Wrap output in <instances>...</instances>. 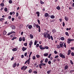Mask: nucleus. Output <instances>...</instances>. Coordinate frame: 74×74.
<instances>
[{
	"mask_svg": "<svg viewBox=\"0 0 74 74\" xmlns=\"http://www.w3.org/2000/svg\"><path fill=\"white\" fill-rule=\"evenodd\" d=\"M37 42V41H36V40H35V41L34 44L35 45H36L37 44V42Z\"/></svg>",
	"mask_w": 74,
	"mask_h": 74,
	"instance_id": "nucleus-41",
	"label": "nucleus"
},
{
	"mask_svg": "<svg viewBox=\"0 0 74 74\" xmlns=\"http://www.w3.org/2000/svg\"><path fill=\"white\" fill-rule=\"evenodd\" d=\"M4 5V3H2L1 4V6H2V7H3V6Z\"/></svg>",
	"mask_w": 74,
	"mask_h": 74,
	"instance_id": "nucleus-25",
	"label": "nucleus"
},
{
	"mask_svg": "<svg viewBox=\"0 0 74 74\" xmlns=\"http://www.w3.org/2000/svg\"><path fill=\"white\" fill-rule=\"evenodd\" d=\"M16 63H15L13 65V68H15L16 67Z\"/></svg>",
	"mask_w": 74,
	"mask_h": 74,
	"instance_id": "nucleus-17",
	"label": "nucleus"
},
{
	"mask_svg": "<svg viewBox=\"0 0 74 74\" xmlns=\"http://www.w3.org/2000/svg\"><path fill=\"white\" fill-rule=\"evenodd\" d=\"M57 53L58 52H57V51H54V53H55V54H57Z\"/></svg>",
	"mask_w": 74,
	"mask_h": 74,
	"instance_id": "nucleus-57",
	"label": "nucleus"
},
{
	"mask_svg": "<svg viewBox=\"0 0 74 74\" xmlns=\"http://www.w3.org/2000/svg\"><path fill=\"white\" fill-rule=\"evenodd\" d=\"M63 44L64 43H63L60 44V47H63Z\"/></svg>",
	"mask_w": 74,
	"mask_h": 74,
	"instance_id": "nucleus-9",
	"label": "nucleus"
},
{
	"mask_svg": "<svg viewBox=\"0 0 74 74\" xmlns=\"http://www.w3.org/2000/svg\"><path fill=\"white\" fill-rule=\"evenodd\" d=\"M63 46L65 48H66V43H64Z\"/></svg>",
	"mask_w": 74,
	"mask_h": 74,
	"instance_id": "nucleus-43",
	"label": "nucleus"
},
{
	"mask_svg": "<svg viewBox=\"0 0 74 74\" xmlns=\"http://www.w3.org/2000/svg\"><path fill=\"white\" fill-rule=\"evenodd\" d=\"M23 41H25V38L24 37L23 38Z\"/></svg>",
	"mask_w": 74,
	"mask_h": 74,
	"instance_id": "nucleus-51",
	"label": "nucleus"
},
{
	"mask_svg": "<svg viewBox=\"0 0 74 74\" xmlns=\"http://www.w3.org/2000/svg\"><path fill=\"white\" fill-rule=\"evenodd\" d=\"M8 19H11V16H9L8 17Z\"/></svg>",
	"mask_w": 74,
	"mask_h": 74,
	"instance_id": "nucleus-54",
	"label": "nucleus"
},
{
	"mask_svg": "<svg viewBox=\"0 0 74 74\" xmlns=\"http://www.w3.org/2000/svg\"><path fill=\"white\" fill-rule=\"evenodd\" d=\"M36 14L38 15V16H40V12H36Z\"/></svg>",
	"mask_w": 74,
	"mask_h": 74,
	"instance_id": "nucleus-12",
	"label": "nucleus"
},
{
	"mask_svg": "<svg viewBox=\"0 0 74 74\" xmlns=\"http://www.w3.org/2000/svg\"><path fill=\"white\" fill-rule=\"evenodd\" d=\"M18 15H19V14L18 12H17L16 13V16H18Z\"/></svg>",
	"mask_w": 74,
	"mask_h": 74,
	"instance_id": "nucleus-49",
	"label": "nucleus"
},
{
	"mask_svg": "<svg viewBox=\"0 0 74 74\" xmlns=\"http://www.w3.org/2000/svg\"><path fill=\"white\" fill-rule=\"evenodd\" d=\"M50 73V71H47V74H49Z\"/></svg>",
	"mask_w": 74,
	"mask_h": 74,
	"instance_id": "nucleus-59",
	"label": "nucleus"
},
{
	"mask_svg": "<svg viewBox=\"0 0 74 74\" xmlns=\"http://www.w3.org/2000/svg\"><path fill=\"white\" fill-rule=\"evenodd\" d=\"M26 49H27V48H25V47H23L22 48V50L23 51H25Z\"/></svg>",
	"mask_w": 74,
	"mask_h": 74,
	"instance_id": "nucleus-6",
	"label": "nucleus"
},
{
	"mask_svg": "<svg viewBox=\"0 0 74 74\" xmlns=\"http://www.w3.org/2000/svg\"><path fill=\"white\" fill-rule=\"evenodd\" d=\"M12 21H14L15 20V18H12Z\"/></svg>",
	"mask_w": 74,
	"mask_h": 74,
	"instance_id": "nucleus-53",
	"label": "nucleus"
},
{
	"mask_svg": "<svg viewBox=\"0 0 74 74\" xmlns=\"http://www.w3.org/2000/svg\"><path fill=\"white\" fill-rule=\"evenodd\" d=\"M27 52H26L25 53L24 56H26V55H27Z\"/></svg>",
	"mask_w": 74,
	"mask_h": 74,
	"instance_id": "nucleus-58",
	"label": "nucleus"
},
{
	"mask_svg": "<svg viewBox=\"0 0 74 74\" xmlns=\"http://www.w3.org/2000/svg\"><path fill=\"white\" fill-rule=\"evenodd\" d=\"M42 66V63L40 64L39 65V66L40 69H42V66Z\"/></svg>",
	"mask_w": 74,
	"mask_h": 74,
	"instance_id": "nucleus-8",
	"label": "nucleus"
},
{
	"mask_svg": "<svg viewBox=\"0 0 74 74\" xmlns=\"http://www.w3.org/2000/svg\"><path fill=\"white\" fill-rule=\"evenodd\" d=\"M29 73H30L32 72V69H30L29 71Z\"/></svg>",
	"mask_w": 74,
	"mask_h": 74,
	"instance_id": "nucleus-34",
	"label": "nucleus"
},
{
	"mask_svg": "<svg viewBox=\"0 0 74 74\" xmlns=\"http://www.w3.org/2000/svg\"><path fill=\"white\" fill-rule=\"evenodd\" d=\"M39 47L40 48V49L41 50L45 49V47H42V45L39 46Z\"/></svg>",
	"mask_w": 74,
	"mask_h": 74,
	"instance_id": "nucleus-2",
	"label": "nucleus"
},
{
	"mask_svg": "<svg viewBox=\"0 0 74 74\" xmlns=\"http://www.w3.org/2000/svg\"><path fill=\"white\" fill-rule=\"evenodd\" d=\"M45 63H47V62H48V59L46 58L45 59Z\"/></svg>",
	"mask_w": 74,
	"mask_h": 74,
	"instance_id": "nucleus-24",
	"label": "nucleus"
},
{
	"mask_svg": "<svg viewBox=\"0 0 74 74\" xmlns=\"http://www.w3.org/2000/svg\"><path fill=\"white\" fill-rule=\"evenodd\" d=\"M65 34L67 36H69V33H68L67 32H65Z\"/></svg>",
	"mask_w": 74,
	"mask_h": 74,
	"instance_id": "nucleus-23",
	"label": "nucleus"
},
{
	"mask_svg": "<svg viewBox=\"0 0 74 74\" xmlns=\"http://www.w3.org/2000/svg\"><path fill=\"white\" fill-rule=\"evenodd\" d=\"M3 33L4 34H7V32L5 31H4L3 32Z\"/></svg>",
	"mask_w": 74,
	"mask_h": 74,
	"instance_id": "nucleus-40",
	"label": "nucleus"
},
{
	"mask_svg": "<svg viewBox=\"0 0 74 74\" xmlns=\"http://www.w3.org/2000/svg\"><path fill=\"white\" fill-rule=\"evenodd\" d=\"M40 3L41 4H44V2H42V1L41 0L40 1Z\"/></svg>",
	"mask_w": 74,
	"mask_h": 74,
	"instance_id": "nucleus-31",
	"label": "nucleus"
},
{
	"mask_svg": "<svg viewBox=\"0 0 74 74\" xmlns=\"http://www.w3.org/2000/svg\"><path fill=\"white\" fill-rule=\"evenodd\" d=\"M65 19L66 21H68V20L69 19V18L65 16Z\"/></svg>",
	"mask_w": 74,
	"mask_h": 74,
	"instance_id": "nucleus-10",
	"label": "nucleus"
},
{
	"mask_svg": "<svg viewBox=\"0 0 74 74\" xmlns=\"http://www.w3.org/2000/svg\"><path fill=\"white\" fill-rule=\"evenodd\" d=\"M32 59H33V60H35L36 59V57L35 56H34L32 57Z\"/></svg>",
	"mask_w": 74,
	"mask_h": 74,
	"instance_id": "nucleus-30",
	"label": "nucleus"
},
{
	"mask_svg": "<svg viewBox=\"0 0 74 74\" xmlns=\"http://www.w3.org/2000/svg\"><path fill=\"white\" fill-rule=\"evenodd\" d=\"M67 69H68V66L66 65L65 66L64 70H66Z\"/></svg>",
	"mask_w": 74,
	"mask_h": 74,
	"instance_id": "nucleus-15",
	"label": "nucleus"
},
{
	"mask_svg": "<svg viewBox=\"0 0 74 74\" xmlns=\"http://www.w3.org/2000/svg\"><path fill=\"white\" fill-rule=\"evenodd\" d=\"M14 59V57H13L11 59V60H13V59Z\"/></svg>",
	"mask_w": 74,
	"mask_h": 74,
	"instance_id": "nucleus-62",
	"label": "nucleus"
},
{
	"mask_svg": "<svg viewBox=\"0 0 74 74\" xmlns=\"http://www.w3.org/2000/svg\"><path fill=\"white\" fill-rule=\"evenodd\" d=\"M49 15V14L47 13H46L45 14V16H46V17H47Z\"/></svg>",
	"mask_w": 74,
	"mask_h": 74,
	"instance_id": "nucleus-13",
	"label": "nucleus"
},
{
	"mask_svg": "<svg viewBox=\"0 0 74 74\" xmlns=\"http://www.w3.org/2000/svg\"><path fill=\"white\" fill-rule=\"evenodd\" d=\"M38 32H41V28H40V27L39 28Z\"/></svg>",
	"mask_w": 74,
	"mask_h": 74,
	"instance_id": "nucleus-39",
	"label": "nucleus"
},
{
	"mask_svg": "<svg viewBox=\"0 0 74 74\" xmlns=\"http://www.w3.org/2000/svg\"><path fill=\"white\" fill-rule=\"evenodd\" d=\"M27 43L26 42L24 44V45H25V46L26 47V46H27Z\"/></svg>",
	"mask_w": 74,
	"mask_h": 74,
	"instance_id": "nucleus-33",
	"label": "nucleus"
},
{
	"mask_svg": "<svg viewBox=\"0 0 74 74\" xmlns=\"http://www.w3.org/2000/svg\"><path fill=\"white\" fill-rule=\"evenodd\" d=\"M51 18H55V16L53 15H52L51 16Z\"/></svg>",
	"mask_w": 74,
	"mask_h": 74,
	"instance_id": "nucleus-26",
	"label": "nucleus"
},
{
	"mask_svg": "<svg viewBox=\"0 0 74 74\" xmlns=\"http://www.w3.org/2000/svg\"><path fill=\"white\" fill-rule=\"evenodd\" d=\"M44 55L45 56H47L48 55V53H45L44 54Z\"/></svg>",
	"mask_w": 74,
	"mask_h": 74,
	"instance_id": "nucleus-21",
	"label": "nucleus"
},
{
	"mask_svg": "<svg viewBox=\"0 0 74 74\" xmlns=\"http://www.w3.org/2000/svg\"><path fill=\"white\" fill-rule=\"evenodd\" d=\"M22 40V38L21 37L19 39V41H21Z\"/></svg>",
	"mask_w": 74,
	"mask_h": 74,
	"instance_id": "nucleus-32",
	"label": "nucleus"
},
{
	"mask_svg": "<svg viewBox=\"0 0 74 74\" xmlns=\"http://www.w3.org/2000/svg\"><path fill=\"white\" fill-rule=\"evenodd\" d=\"M62 25L63 27H64V26H65V23H64V22H63Z\"/></svg>",
	"mask_w": 74,
	"mask_h": 74,
	"instance_id": "nucleus-48",
	"label": "nucleus"
},
{
	"mask_svg": "<svg viewBox=\"0 0 74 74\" xmlns=\"http://www.w3.org/2000/svg\"><path fill=\"white\" fill-rule=\"evenodd\" d=\"M48 34V33L47 32H45L44 33V36L45 37H47V35Z\"/></svg>",
	"mask_w": 74,
	"mask_h": 74,
	"instance_id": "nucleus-5",
	"label": "nucleus"
},
{
	"mask_svg": "<svg viewBox=\"0 0 74 74\" xmlns=\"http://www.w3.org/2000/svg\"><path fill=\"white\" fill-rule=\"evenodd\" d=\"M10 27L12 28V29L13 30L14 29H15V26L14 25H11L10 26Z\"/></svg>",
	"mask_w": 74,
	"mask_h": 74,
	"instance_id": "nucleus-4",
	"label": "nucleus"
},
{
	"mask_svg": "<svg viewBox=\"0 0 74 74\" xmlns=\"http://www.w3.org/2000/svg\"><path fill=\"white\" fill-rule=\"evenodd\" d=\"M32 44H33V42H32V40H31L30 42V43L29 44V45H32Z\"/></svg>",
	"mask_w": 74,
	"mask_h": 74,
	"instance_id": "nucleus-14",
	"label": "nucleus"
},
{
	"mask_svg": "<svg viewBox=\"0 0 74 74\" xmlns=\"http://www.w3.org/2000/svg\"><path fill=\"white\" fill-rule=\"evenodd\" d=\"M48 64H51V61H49L48 62Z\"/></svg>",
	"mask_w": 74,
	"mask_h": 74,
	"instance_id": "nucleus-46",
	"label": "nucleus"
},
{
	"mask_svg": "<svg viewBox=\"0 0 74 74\" xmlns=\"http://www.w3.org/2000/svg\"><path fill=\"white\" fill-rule=\"evenodd\" d=\"M30 37L32 38H33V36L32 35H30Z\"/></svg>",
	"mask_w": 74,
	"mask_h": 74,
	"instance_id": "nucleus-36",
	"label": "nucleus"
},
{
	"mask_svg": "<svg viewBox=\"0 0 74 74\" xmlns=\"http://www.w3.org/2000/svg\"><path fill=\"white\" fill-rule=\"evenodd\" d=\"M21 58H24V56L23 55H22L21 56Z\"/></svg>",
	"mask_w": 74,
	"mask_h": 74,
	"instance_id": "nucleus-61",
	"label": "nucleus"
},
{
	"mask_svg": "<svg viewBox=\"0 0 74 74\" xmlns=\"http://www.w3.org/2000/svg\"><path fill=\"white\" fill-rule=\"evenodd\" d=\"M70 62H71V64H73V61H72V60H71Z\"/></svg>",
	"mask_w": 74,
	"mask_h": 74,
	"instance_id": "nucleus-47",
	"label": "nucleus"
},
{
	"mask_svg": "<svg viewBox=\"0 0 74 74\" xmlns=\"http://www.w3.org/2000/svg\"><path fill=\"white\" fill-rule=\"evenodd\" d=\"M52 32L53 33H55V32H56V30L55 29H53Z\"/></svg>",
	"mask_w": 74,
	"mask_h": 74,
	"instance_id": "nucleus-35",
	"label": "nucleus"
},
{
	"mask_svg": "<svg viewBox=\"0 0 74 74\" xmlns=\"http://www.w3.org/2000/svg\"><path fill=\"white\" fill-rule=\"evenodd\" d=\"M4 19H4V18H2L0 19V21H2L3 20H4Z\"/></svg>",
	"mask_w": 74,
	"mask_h": 74,
	"instance_id": "nucleus-38",
	"label": "nucleus"
},
{
	"mask_svg": "<svg viewBox=\"0 0 74 74\" xmlns=\"http://www.w3.org/2000/svg\"><path fill=\"white\" fill-rule=\"evenodd\" d=\"M14 35L15 36V35L13 34V35H10V37H14V36H13Z\"/></svg>",
	"mask_w": 74,
	"mask_h": 74,
	"instance_id": "nucleus-52",
	"label": "nucleus"
},
{
	"mask_svg": "<svg viewBox=\"0 0 74 74\" xmlns=\"http://www.w3.org/2000/svg\"><path fill=\"white\" fill-rule=\"evenodd\" d=\"M46 38H48V39H51V36L49 34H47V36H46Z\"/></svg>",
	"mask_w": 74,
	"mask_h": 74,
	"instance_id": "nucleus-3",
	"label": "nucleus"
},
{
	"mask_svg": "<svg viewBox=\"0 0 74 74\" xmlns=\"http://www.w3.org/2000/svg\"><path fill=\"white\" fill-rule=\"evenodd\" d=\"M35 26H36V28H38V27L39 28V27H40V26L38 25V24L36 25Z\"/></svg>",
	"mask_w": 74,
	"mask_h": 74,
	"instance_id": "nucleus-11",
	"label": "nucleus"
},
{
	"mask_svg": "<svg viewBox=\"0 0 74 74\" xmlns=\"http://www.w3.org/2000/svg\"><path fill=\"white\" fill-rule=\"evenodd\" d=\"M4 11L6 12L8 11V10H7V8H6L4 9Z\"/></svg>",
	"mask_w": 74,
	"mask_h": 74,
	"instance_id": "nucleus-29",
	"label": "nucleus"
},
{
	"mask_svg": "<svg viewBox=\"0 0 74 74\" xmlns=\"http://www.w3.org/2000/svg\"><path fill=\"white\" fill-rule=\"evenodd\" d=\"M9 3H12V0H10L9 1Z\"/></svg>",
	"mask_w": 74,
	"mask_h": 74,
	"instance_id": "nucleus-37",
	"label": "nucleus"
},
{
	"mask_svg": "<svg viewBox=\"0 0 74 74\" xmlns=\"http://www.w3.org/2000/svg\"><path fill=\"white\" fill-rule=\"evenodd\" d=\"M28 28L29 29H30L32 28V25H30L28 27Z\"/></svg>",
	"mask_w": 74,
	"mask_h": 74,
	"instance_id": "nucleus-19",
	"label": "nucleus"
},
{
	"mask_svg": "<svg viewBox=\"0 0 74 74\" xmlns=\"http://www.w3.org/2000/svg\"><path fill=\"white\" fill-rule=\"evenodd\" d=\"M36 57L37 58H40V55H36Z\"/></svg>",
	"mask_w": 74,
	"mask_h": 74,
	"instance_id": "nucleus-20",
	"label": "nucleus"
},
{
	"mask_svg": "<svg viewBox=\"0 0 74 74\" xmlns=\"http://www.w3.org/2000/svg\"><path fill=\"white\" fill-rule=\"evenodd\" d=\"M59 56H60V57L62 58H63L64 59L65 58V56L64 55H63V54L62 53H60Z\"/></svg>",
	"mask_w": 74,
	"mask_h": 74,
	"instance_id": "nucleus-1",
	"label": "nucleus"
},
{
	"mask_svg": "<svg viewBox=\"0 0 74 74\" xmlns=\"http://www.w3.org/2000/svg\"><path fill=\"white\" fill-rule=\"evenodd\" d=\"M70 53H71V50H69L68 53V55H70Z\"/></svg>",
	"mask_w": 74,
	"mask_h": 74,
	"instance_id": "nucleus-7",
	"label": "nucleus"
},
{
	"mask_svg": "<svg viewBox=\"0 0 74 74\" xmlns=\"http://www.w3.org/2000/svg\"><path fill=\"white\" fill-rule=\"evenodd\" d=\"M58 57H59V56H57L55 57V58H58Z\"/></svg>",
	"mask_w": 74,
	"mask_h": 74,
	"instance_id": "nucleus-63",
	"label": "nucleus"
},
{
	"mask_svg": "<svg viewBox=\"0 0 74 74\" xmlns=\"http://www.w3.org/2000/svg\"><path fill=\"white\" fill-rule=\"evenodd\" d=\"M51 55H52V54H50L48 56V58H50V57H51Z\"/></svg>",
	"mask_w": 74,
	"mask_h": 74,
	"instance_id": "nucleus-45",
	"label": "nucleus"
},
{
	"mask_svg": "<svg viewBox=\"0 0 74 74\" xmlns=\"http://www.w3.org/2000/svg\"><path fill=\"white\" fill-rule=\"evenodd\" d=\"M42 66H45L46 65V64H44L43 63H42Z\"/></svg>",
	"mask_w": 74,
	"mask_h": 74,
	"instance_id": "nucleus-50",
	"label": "nucleus"
},
{
	"mask_svg": "<svg viewBox=\"0 0 74 74\" xmlns=\"http://www.w3.org/2000/svg\"><path fill=\"white\" fill-rule=\"evenodd\" d=\"M27 66H26L24 68V70H26V69H27Z\"/></svg>",
	"mask_w": 74,
	"mask_h": 74,
	"instance_id": "nucleus-60",
	"label": "nucleus"
},
{
	"mask_svg": "<svg viewBox=\"0 0 74 74\" xmlns=\"http://www.w3.org/2000/svg\"><path fill=\"white\" fill-rule=\"evenodd\" d=\"M57 48H60V46H59V45H58Z\"/></svg>",
	"mask_w": 74,
	"mask_h": 74,
	"instance_id": "nucleus-44",
	"label": "nucleus"
},
{
	"mask_svg": "<svg viewBox=\"0 0 74 74\" xmlns=\"http://www.w3.org/2000/svg\"><path fill=\"white\" fill-rule=\"evenodd\" d=\"M12 51H17V49H16V48H14L12 49Z\"/></svg>",
	"mask_w": 74,
	"mask_h": 74,
	"instance_id": "nucleus-16",
	"label": "nucleus"
},
{
	"mask_svg": "<svg viewBox=\"0 0 74 74\" xmlns=\"http://www.w3.org/2000/svg\"><path fill=\"white\" fill-rule=\"evenodd\" d=\"M44 47H45V49H49V47H48V46H44Z\"/></svg>",
	"mask_w": 74,
	"mask_h": 74,
	"instance_id": "nucleus-18",
	"label": "nucleus"
},
{
	"mask_svg": "<svg viewBox=\"0 0 74 74\" xmlns=\"http://www.w3.org/2000/svg\"><path fill=\"white\" fill-rule=\"evenodd\" d=\"M56 60H57V61H58V62L59 61L60 59L59 58H57Z\"/></svg>",
	"mask_w": 74,
	"mask_h": 74,
	"instance_id": "nucleus-56",
	"label": "nucleus"
},
{
	"mask_svg": "<svg viewBox=\"0 0 74 74\" xmlns=\"http://www.w3.org/2000/svg\"><path fill=\"white\" fill-rule=\"evenodd\" d=\"M71 49H73V50H74V47H71Z\"/></svg>",
	"mask_w": 74,
	"mask_h": 74,
	"instance_id": "nucleus-64",
	"label": "nucleus"
},
{
	"mask_svg": "<svg viewBox=\"0 0 74 74\" xmlns=\"http://www.w3.org/2000/svg\"><path fill=\"white\" fill-rule=\"evenodd\" d=\"M56 8L57 10H60V6H58Z\"/></svg>",
	"mask_w": 74,
	"mask_h": 74,
	"instance_id": "nucleus-28",
	"label": "nucleus"
},
{
	"mask_svg": "<svg viewBox=\"0 0 74 74\" xmlns=\"http://www.w3.org/2000/svg\"><path fill=\"white\" fill-rule=\"evenodd\" d=\"M36 47H39V44H37L36 45Z\"/></svg>",
	"mask_w": 74,
	"mask_h": 74,
	"instance_id": "nucleus-55",
	"label": "nucleus"
},
{
	"mask_svg": "<svg viewBox=\"0 0 74 74\" xmlns=\"http://www.w3.org/2000/svg\"><path fill=\"white\" fill-rule=\"evenodd\" d=\"M71 55L72 56H74V53L73 52H72L71 53Z\"/></svg>",
	"mask_w": 74,
	"mask_h": 74,
	"instance_id": "nucleus-42",
	"label": "nucleus"
},
{
	"mask_svg": "<svg viewBox=\"0 0 74 74\" xmlns=\"http://www.w3.org/2000/svg\"><path fill=\"white\" fill-rule=\"evenodd\" d=\"M61 40H64V37H62L61 38Z\"/></svg>",
	"mask_w": 74,
	"mask_h": 74,
	"instance_id": "nucleus-27",
	"label": "nucleus"
},
{
	"mask_svg": "<svg viewBox=\"0 0 74 74\" xmlns=\"http://www.w3.org/2000/svg\"><path fill=\"white\" fill-rule=\"evenodd\" d=\"M68 40H69L70 42L72 41H74V39H70L69 38Z\"/></svg>",
	"mask_w": 74,
	"mask_h": 74,
	"instance_id": "nucleus-22",
	"label": "nucleus"
}]
</instances>
